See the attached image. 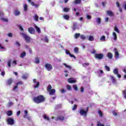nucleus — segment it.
<instances>
[{
  "mask_svg": "<svg viewBox=\"0 0 126 126\" xmlns=\"http://www.w3.org/2000/svg\"><path fill=\"white\" fill-rule=\"evenodd\" d=\"M32 100L36 104H41V103H44L46 101V98L43 95H39L34 97Z\"/></svg>",
  "mask_w": 126,
  "mask_h": 126,
  "instance_id": "1",
  "label": "nucleus"
},
{
  "mask_svg": "<svg viewBox=\"0 0 126 126\" xmlns=\"http://www.w3.org/2000/svg\"><path fill=\"white\" fill-rule=\"evenodd\" d=\"M21 35L23 36V38L25 39L27 43H30V41H31V38H30V36H28V35L25 34L24 32H21Z\"/></svg>",
  "mask_w": 126,
  "mask_h": 126,
  "instance_id": "2",
  "label": "nucleus"
},
{
  "mask_svg": "<svg viewBox=\"0 0 126 126\" xmlns=\"http://www.w3.org/2000/svg\"><path fill=\"white\" fill-rule=\"evenodd\" d=\"M7 125L13 126L14 125V119L12 117H9L6 120Z\"/></svg>",
  "mask_w": 126,
  "mask_h": 126,
  "instance_id": "3",
  "label": "nucleus"
},
{
  "mask_svg": "<svg viewBox=\"0 0 126 126\" xmlns=\"http://www.w3.org/2000/svg\"><path fill=\"white\" fill-rule=\"evenodd\" d=\"M94 58L96 60H102L104 58V54L101 53H96L94 54Z\"/></svg>",
  "mask_w": 126,
  "mask_h": 126,
  "instance_id": "4",
  "label": "nucleus"
},
{
  "mask_svg": "<svg viewBox=\"0 0 126 126\" xmlns=\"http://www.w3.org/2000/svg\"><path fill=\"white\" fill-rule=\"evenodd\" d=\"M88 110H89V107H87L86 110H84L83 109H81L80 110V114L81 116H86L87 115V113H88Z\"/></svg>",
  "mask_w": 126,
  "mask_h": 126,
  "instance_id": "5",
  "label": "nucleus"
},
{
  "mask_svg": "<svg viewBox=\"0 0 126 126\" xmlns=\"http://www.w3.org/2000/svg\"><path fill=\"white\" fill-rule=\"evenodd\" d=\"M45 67L47 69V70H48V71H51L52 69H53V66L50 63H47L45 65Z\"/></svg>",
  "mask_w": 126,
  "mask_h": 126,
  "instance_id": "6",
  "label": "nucleus"
},
{
  "mask_svg": "<svg viewBox=\"0 0 126 126\" xmlns=\"http://www.w3.org/2000/svg\"><path fill=\"white\" fill-rule=\"evenodd\" d=\"M114 52H115V58L116 59H119L120 57V54L119 53V52L118 51V49L117 48H114Z\"/></svg>",
  "mask_w": 126,
  "mask_h": 126,
  "instance_id": "7",
  "label": "nucleus"
},
{
  "mask_svg": "<svg viewBox=\"0 0 126 126\" xmlns=\"http://www.w3.org/2000/svg\"><path fill=\"white\" fill-rule=\"evenodd\" d=\"M28 31L30 34H35V29L33 27L29 28Z\"/></svg>",
  "mask_w": 126,
  "mask_h": 126,
  "instance_id": "8",
  "label": "nucleus"
},
{
  "mask_svg": "<svg viewBox=\"0 0 126 126\" xmlns=\"http://www.w3.org/2000/svg\"><path fill=\"white\" fill-rule=\"evenodd\" d=\"M12 82H13V80L11 78H9L8 79L6 82V85H8L9 86H10L11 84H12Z\"/></svg>",
  "mask_w": 126,
  "mask_h": 126,
  "instance_id": "9",
  "label": "nucleus"
},
{
  "mask_svg": "<svg viewBox=\"0 0 126 126\" xmlns=\"http://www.w3.org/2000/svg\"><path fill=\"white\" fill-rule=\"evenodd\" d=\"M65 53L66 55H69V56L71 58H74V59H76V57H75V56H74V55L70 54V52H69V51L66 50H65Z\"/></svg>",
  "mask_w": 126,
  "mask_h": 126,
  "instance_id": "10",
  "label": "nucleus"
},
{
  "mask_svg": "<svg viewBox=\"0 0 126 126\" xmlns=\"http://www.w3.org/2000/svg\"><path fill=\"white\" fill-rule=\"evenodd\" d=\"M107 57L109 60H112V59H113V54L111 52H108L107 54Z\"/></svg>",
  "mask_w": 126,
  "mask_h": 126,
  "instance_id": "11",
  "label": "nucleus"
},
{
  "mask_svg": "<svg viewBox=\"0 0 126 126\" xmlns=\"http://www.w3.org/2000/svg\"><path fill=\"white\" fill-rule=\"evenodd\" d=\"M34 28L36 30V32L38 34H41V29H40V28H39L37 25H34Z\"/></svg>",
  "mask_w": 126,
  "mask_h": 126,
  "instance_id": "12",
  "label": "nucleus"
},
{
  "mask_svg": "<svg viewBox=\"0 0 126 126\" xmlns=\"http://www.w3.org/2000/svg\"><path fill=\"white\" fill-rule=\"evenodd\" d=\"M68 83H76V80H72V78L68 79Z\"/></svg>",
  "mask_w": 126,
  "mask_h": 126,
  "instance_id": "13",
  "label": "nucleus"
},
{
  "mask_svg": "<svg viewBox=\"0 0 126 126\" xmlns=\"http://www.w3.org/2000/svg\"><path fill=\"white\" fill-rule=\"evenodd\" d=\"M64 117L63 116H58L57 118L56 119V121H64Z\"/></svg>",
  "mask_w": 126,
  "mask_h": 126,
  "instance_id": "14",
  "label": "nucleus"
},
{
  "mask_svg": "<svg viewBox=\"0 0 126 126\" xmlns=\"http://www.w3.org/2000/svg\"><path fill=\"white\" fill-rule=\"evenodd\" d=\"M48 92L49 93L50 95H54V94L56 93V90H55V89H51Z\"/></svg>",
  "mask_w": 126,
  "mask_h": 126,
  "instance_id": "15",
  "label": "nucleus"
},
{
  "mask_svg": "<svg viewBox=\"0 0 126 126\" xmlns=\"http://www.w3.org/2000/svg\"><path fill=\"white\" fill-rule=\"evenodd\" d=\"M14 14L15 16H18V15H20V12L19 11V10L16 9L14 10Z\"/></svg>",
  "mask_w": 126,
  "mask_h": 126,
  "instance_id": "16",
  "label": "nucleus"
},
{
  "mask_svg": "<svg viewBox=\"0 0 126 126\" xmlns=\"http://www.w3.org/2000/svg\"><path fill=\"white\" fill-rule=\"evenodd\" d=\"M31 4L32 5V6H35V7H36V8L39 7V5H39V4H35V2H34L33 1H32L31 2Z\"/></svg>",
  "mask_w": 126,
  "mask_h": 126,
  "instance_id": "17",
  "label": "nucleus"
},
{
  "mask_svg": "<svg viewBox=\"0 0 126 126\" xmlns=\"http://www.w3.org/2000/svg\"><path fill=\"white\" fill-rule=\"evenodd\" d=\"M107 13L109 15V16H114V13H113L111 10L107 11Z\"/></svg>",
  "mask_w": 126,
  "mask_h": 126,
  "instance_id": "18",
  "label": "nucleus"
},
{
  "mask_svg": "<svg viewBox=\"0 0 126 126\" xmlns=\"http://www.w3.org/2000/svg\"><path fill=\"white\" fill-rule=\"evenodd\" d=\"M28 10V5L26 4H24V11H27Z\"/></svg>",
  "mask_w": 126,
  "mask_h": 126,
  "instance_id": "19",
  "label": "nucleus"
},
{
  "mask_svg": "<svg viewBox=\"0 0 126 126\" xmlns=\"http://www.w3.org/2000/svg\"><path fill=\"white\" fill-rule=\"evenodd\" d=\"M7 115L8 117H11L12 116V111L9 110L7 112Z\"/></svg>",
  "mask_w": 126,
  "mask_h": 126,
  "instance_id": "20",
  "label": "nucleus"
},
{
  "mask_svg": "<svg viewBox=\"0 0 126 126\" xmlns=\"http://www.w3.org/2000/svg\"><path fill=\"white\" fill-rule=\"evenodd\" d=\"M33 18L35 21H38L39 20V16L37 15V14H35L33 16Z\"/></svg>",
  "mask_w": 126,
  "mask_h": 126,
  "instance_id": "21",
  "label": "nucleus"
},
{
  "mask_svg": "<svg viewBox=\"0 0 126 126\" xmlns=\"http://www.w3.org/2000/svg\"><path fill=\"white\" fill-rule=\"evenodd\" d=\"M25 56H26V52H24L21 54L20 58L23 59V58H24Z\"/></svg>",
  "mask_w": 126,
  "mask_h": 126,
  "instance_id": "22",
  "label": "nucleus"
},
{
  "mask_svg": "<svg viewBox=\"0 0 126 126\" xmlns=\"http://www.w3.org/2000/svg\"><path fill=\"white\" fill-rule=\"evenodd\" d=\"M110 78H111L113 83H116V79H115V78L114 77V76H110Z\"/></svg>",
  "mask_w": 126,
  "mask_h": 126,
  "instance_id": "23",
  "label": "nucleus"
},
{
  "mask_svg": "<svg viewBox=\"0 0 126 126\" xmlns=\"http://www.w3.org/2000/svg\"><path fill=\"white\" fill-rule=\"evenodd\" d=\"M51 90H52V85L49 84L47 87V91H48V92H49L51 91Z\"/></svg>",
  "mask_w": 126,
  "mask_h": 126,
  "instance_id": "24",
  "label": "nucleus"
},
{
  "mask_svg": "<svg viewBox=\"0 0 126 126\" xmlns=\"http://www.w3.org/2000/svg\"><path fill=\"white\" fill-rule=\"evenodd\" d=\"M88 40L89 41H91V42H92L94 41V37H93V36L91 35L89 37Z\"/></svg>",
  "mask_w": 126,
  "mask_h": 126,
  "instance_id": "25",
  "label": "nucleus"
},
{
  "mask_svg": "<svg viewBox=\"0 0 126 126\" xmlns=\"http://www.w3.org/2000/svg\"><path fill=\"white\" fill-rule=\"evenodd\" d=\"M34 63H40V59H39V58H35Z\"/></svg>",
  "mask_w": 126,
  "mask_h": 126,
  "instance_id": "26",
  "label": "nucleus"
},
{
  "mask_svg": "<svg viewBox=\"0 0 126 126\" xmlns=\"http://www.w3.org/2000/svg\"><path fill=\"white\" fill-rule=\"evenodd\" d=\"M63 18L66 20H68L69 19V16L68 15H65L63 16Z\"/></svg>",
  "mask_w": 126,
  "mask_h": 126,
  "instance_id": "27",
  "label": "nucleus"
},
{
  "mask_svg": "<svg viewBox=\"0 0 126 126\" xmlns=\"http://www.w3.org/2000/svg\"><path fill=\"white\" fill-rule=\"evenodd\" d=\"M113 73H114V74H118V73H119V70L118 69V68H115L113 70Z\"/></svg>",
  "mask_w": 126,
  "mask_h": 126,
  "instance_id": "28",
  "label": "nucleus"
},
{
  "mask_svg": "<svg viewBox=\"0 0 126 126\" xmlns=\"http://www.w3.org/2000/svg\"><path fill=\"white\" fill-rule=\"evenodd\" d=\"M98 115H99L100 118H102L103 117V112H102L101 111V110H98Z\"/></svg>",
  "mask_w": 126,
  "mask_h": 126,
  "instance_id": "29",
  "label": "nucleus"
},
{
  "mask_svg": "<svg viewBox=\"0 0 126 126\" xmlns=\"http://www.w3.org/2000/svg\"><path fill=\"white\" fill-rule=\"evenodd\" d=\"M63 65L66 67V68H69V69H71V66L70 65H68L66 64V63H63Z\"/></svg>",
  "mask_w": 126,
  "mask_h": 126,
  "instance_id": "30",
  "label": "nucleus"
},
{
  "mask_svg": "<svg viewBox=\"0 0 126 126\" xmlns=\"http://www.w3.org/2000/svg\"><path fill=\"white\" fill-rule=\"evenodd\" d=\"M74 2L76 4H78L79 3H81V0H75Z\"/></svg>",
  "mask_w": 126,
  "mask_h": 126,
  "instance_id": "31",
  "label": "nucleus"
},
{
  "mask_svg": "<svg viewBox=\"0 0 126 126\" xmlns=\"http://www.w3.org/2000/svg\"><path fill=\"white\" fill-rule=\"evenodd\" d=\"M80 36V33H75V39H78L79 37Z\"/></svg>",
  "mask_w": 126,
  "mask_h": 126,
  "instance_id": "32",
  "label": "nucleus"
},
{
  "mask_svg": "<svg viewBox=\"0 0 126 126\" xmlns=\"http://www.w3.org/2000/svg\"><path fill=\"white\" fill-rule=\"evenodd\" d=\"M73 88L74 90H75V91H78V88L77 87V85H74L73 86Z\"/></svg>",
  "mask_w": 126,
  "mask_h": 126,
  "instance_id": "33",
  "label": "nucleus"
},
{
  "mask_svg": "<svg viewBox=\"0 0 126 126\" xmlns=\"http://www.w3.org/2000/svg\"><path fill=\"white\" fill-rule=\"evenodd\" d=\"M43 119H44V120H47V121H50V118L46 115H43Z\"/></svg>",
  "mask_w": 126,
  "mask_h": 126,
  "instance_id": "34",
  "label": "nucleus"
},
{
  "mask_svg": "<svg viewBox=\"0 0 126 126\" xmlns=\"http://www.w3.org/2000/svg\"><path fill=\"white\" fill-rule=\"evenodd\" d=\"M123 94L124 95V97L125 99H126V89L122 91Z\"/></svg>",
  "mask_w": 126,
  "mask_h": 126,
  "instance_id": "35",
  "label": "nucleus"
},
{
  "mask_svg": "<svg viewBox=\"0 0 126 126\" xmlns=\"http://www.w3.org/2000/svg\"><path fill=\"white\" fill-rule=\"evenodd\" d=\"M78 51H79V49L77 47H75L74 49V53H75L76 54H77L78 53Z\"/></svg>",
  "mask_w": 126,
  "mask_h": 126,
  "instance_id": "36",
  "label": "nucleus"
},
{
  "mask_svg": "<svg viewBox=\"0 0 126 126\" xmlns=\"http://www.w3.org/2000/svg\"><path fill=\"white\" fill-rule=\"evenodd\" d=\"M114 31L117 32V33H120V30H119V29H118L117 26L114 27Z\"/></svg>",
  "mask_w": 126,
  "mask_h": 126,
  "instance_id": "37",
  "label": "nucleus"
},
{
  "mask_svg": "<svg viewBox=\"0 0 126 126\" xmlns=\"http://www.w3.org/2000/svg\"><path fill=\"white\" fill-rule=\"evenodd\" d=\"M113 36H114V40H117V33H116V32H113Z\"/></svg>",
  "mask_w": 126,
  "mask_h": 126,
  "instance_id": "38",
  "label": "nucleus"
},
{
  "mask_svg": "<svg viewBox=\"0 0 126 126\" xmlns=\"http://www.w3.org/2000/svg\"><path fill=\"white\" fill-rule=\"evenodd\" d=\"M63 11L64 12H68L69 11V8H66V7H64L63 8Z\"/></svg>",
  "mask_w": 126,
  "mask_h": 126,
  "instance_id": "39",
  "label": "nucleus"
},
{
  "mask_svg": "<svg viewBox=\"0 0 126 126\" xmlns=\"http://www.w3.org/2000/svg\"><path fill=\"white\" fill-rule=\"evenodd\" d=\"M1 20L3 21L4 22H8V20L6 18H1Z\"/></svg>",
  "mask_w": 126,
  "mask_h": 126,
  "instance_id": "40",
  "label": "nucleus"
},
{
  "mask_svg": "<svg viewBox=\"0 0 126 126\" xmlns=\"http://www.w3.org/2000/svg\"><path fill=\"white\" fill-rule=\"evenodd\" d=\"M96 23L98 24H100V23H101V18H97L96 19Z\"/></svg>",
  "mask_w": 126,
  "mask_h": 126,
  "instance_id": "41",
  "label": "nucleus"
},
{
  "mask_svg": "<svg viewBox=\"0 0 126 126\" xmlns=\"http://www.w3.org/2000/svg\"><path fill=\"white\" fill-rule=\"evenodd\" d=\"M105 39L106 37L105 36V35H102L100 38V40H101V41H105Z\"/></svg>",
  "mask_w": 126,
  "mask_h": 126,
  "instance_id": "42",
  "label": "nucleus"
},
{
  "mask_svg": "<svg viewBox=\"0 0 126 126\" xmlns=\"http://www.w3.org/2000/svg\"><path fill=\"white\" fill-rule=\"evenodd\" d=\"M76 109H77V105L75 104V105L73 106V107L72 110V111H75V110H76Z\"/></svg>",
  "mask_w": 126,
  "mask_h": 126,
  "instance_id": "43",
  "label": "nucleus"
},
{
  "mask_svg": "<svg viewBox=\"0 0 126 126\" xmlns=\"http://www.w3.org/2000/svg\"><path fill=\"white\" fill-rule=\"evenodd\" d=\"M66 88H67V90H69V91H70L72 89L71 86L69 85L66 86Z\"/></svg>",
  "mask_w": 126,
  "mask_h": 126,
  "instance_id": "44",
  "label": "nucleus"
},
{
  "mask_svg": "<svg viewBox=\"0 0 126 126\" xmlns=\"http://www.w3.org/2000/svg\"><path fill=\"white\" fill-rule=\"evenodd\" d=\"M89 65V63H85L83 64V66L84 67H86V66H88Z\"/></svg>",
  "mask_w": 126,
  "mask_h": 126,
  "instance_id": "45",
  "label": "nucleus"
},
{
  "mask_svg": "<svg viewBox=\"0 0 126 126\" xmlns=\"http://www.w3.org/2000/svg\"><path fill=\"white\" fill-rule=\"evenodd\" d=\"M80 38L82 40H85V39H86V37L84 35H81L80 36Z\"/></svg>",
  "mask_w": 126,
  "mask_h": 126,
  "instance_id": "46",
  "label": "nucleus"
},
{
  "mask_svg": "<svg viewBox=\"0 0 126 126\" xmlns=\"http://www.w3.org/2000/svg\"><path fill=\"white\" fill-rule=\"evenodd\" d=\"M60 92H61V93H62V94H63V93H65V92H66V91H65L64 89H62L61 90Z\"/></svg>",
  "mask_w": 126,
  "mask_h": 126,
  "instance_id": "47",
  "label": "nucleus"
},
{
  "mask_svg": "<svg viewBox=\"0 0 126 126\" xmlns=\"http://www.w3.org/2000/svg\"><path fill=\"white\" fill-rule=\"evenodd\" d=\"M40 85V83L39 82H36V85L34 86V88H38Z\"/></svg>",
  "mask_w": 126,
  "mask_h": 126,
  "instance_id": "48",
  "label": "nucleus"
},
{
  "mask_svg": "<svg viewBox=\"0 0 126 126\" xmlns=\"http://www.w3.org/2000/svg\"><path fill=\"white\" fill-rule=\"evenodd\" d=\"M7 65L9 67H10V66H11V61H8L7 62Z\"/></svg>",
  "mask_w": 126,
  "mask_h": 126,
  "instance_id": "49",
  "label": "nucleus"
},
{
  "mask_svg": "<svg viewBox=\"0 0 126 126\" xmlns=\"http://www.w3.org/2000/svg\"><path fill=\"white\" fill-rule=\"evenodd\" d=\"M23 85V82L20 81L19 82H18V83H17V85Z\"/></svg>",
  "mask_w": 126,
  "mask_h": 126,
  "instance_id": "50",
  "label": "nucleus"
},
{
  "mask_svg": "<svg viewBox=\"0 0 126 126\" xmlns=\"http://www.w3.org/2000/svg\"><path fill=\"white\" fill-rule=\"evenodd\" d=\"M105 69L107 71H110V67L106 65L105 66Z\"/></svg>",
  "mask_w": 126,
  "mask_h": 126,
  "instance_id": "51",
  "label": "nucleus"
},
{
  "mask_svg": "<svg viewBox=\"0 0 126 126\" xmlns=\"http://www.w3.org/2000/svg\"><path fill=\"white\" fill-rule=\"evenodd\" d=\"M17 88H18V85L16 84V85L13 88V91H15V90L17 89Z\"/></svg>",
  "mask_w": 126,
  "mask_h": 126,
  "instance_id": "52",
  "label": "nucleus"
},
{
  "mask_svg": "<svg viewBox=\"0 0 126 126\" xmlns=\"http://www.w3.org/2000/svg\"><path fill=\"white\" fill-rule=\"evenodd\" d=\"M105 126L103 124H101V123L100 122H98L97 123V126Z\"/></svg>",
  "mask_w": 126,
  "mask_h": 126,
  "instance_id": "53",
  "label": "nucleus"
},
{
  "mask_svg": "<svg viewBox=\"0 0 126 126\" xmlns=\"http://www.w3.org/2000/svg\"><path fill=\"white\" fill-rule=\"evenodd\" d=\"M12 104H13V103L11 101L8 102V107H10V106H12Z\"/></svg>",
  "mask_w": 126,
  "mask_h": 126,
  "instance_id": "54",
  "label": "nucleus"
},
{
  "mask_svg": "<svg viewBox=\"0 0 126 126\" xmlns=\"http://www.w3.org/2000/svg\"><path fill=\"white\" fill-rule=\"evenodd\" d=\"M23 79H27V76L25 75H23L22 77Z\"/></svg>",
  "mask_w": 126,
  "mask_h": 126,
  "instance_id": "55",
  "label": "nucleus"
},
{
  "mask_svg": "<svg viewBox=\"0 0 126 126\" xmlns=\"http://www.w3.org/2000/svg\"><path fill=\"white\" fill-rule=\"evenodd\" d=\"M92 17L91 16L87 15V19H89L90 20V19H91Z\"/></svg>",
  "mask_w": 126,
  "mask_h": 126,
  "instance_id": "56",
  "label": "nucleus"
},
{
  "mask_svg": "<svg viewBox=\"0 0 126 126\" xmlns=\"http://www.w3.org/2000/svg\"><path fill=\"white\" fill-rule=\"evenodd\" d=\"M19 29L21 30V31H24V29L23 28H22V27L21 26H19Z\"/></svg>",
  "mask_w": 126,
  "mask_h": 126,
  "instance_id": "57",
  "label": "nucleus"
},
{
  "mask_svg": "<svg viewBox=\"0 0 126 126\" xmlns=\"http://www.w3.org/2000/svg\"><path fill=\"white\" fill-rule=\"evenodd\" d=\"M16 45H17V46H18V47H20V43H19L18 41H16Z\"/></svg>",
  "mask_w": 126,
  "mask_h": 126,
  "instance_id": "58",
  "label": "nucleus"
},
{
  "mask_svg": "<svg viewBox=\"0 0 126 126\" xmlns=\"http://www.w3.org/2000/svg\"><path fill=\"white\" fill-rule=\"evenodd\" d=\"M81 90V92L82 93H83V92L84 91V88H83V87H82L80 89Z\"/></svg>",
  "mask_w": 126,
  "mask_h": 126,
  "instance_id": "59",
  "label": "nucleus"
},
{
  "mask_svg": "<svg viewBox=\"0 0 126 126\" xmlns=\"http://www.w3.org/2000/svg\"><path fill=\"white\" fill-rule=\"evenodd\" d=\"M13 64H15V65H16V64H17V63L16 62V61H14L12 62Z\"/></svg>",
  "mask_w": 126,
  "mask_h": 126,
  "instance_id": "60",
  "label": "nucleus"
},
{
  "mask_svg": "<svg viewBox=\"0 0 126 126\" xmlns=\"http://www.w3.org/2000/svg\"><path fill=\"white\" fill-rule=\"evenodd\" d=\"M113 114L114 115V116H118V113H117L116 112L113 111Z\"/></svg>",
  "mask_w": 126,
  "mask_h": 126,
  "instance_id": "61",
  "label": "nucleus"
},
{
  "mask_svg": "<svg viewBox=\"0 0 126 126\" xmlns=\"http://www.w3.org/2000/svg\"><path fill=\"white\" fill-rule=\"evenodd\" d=\"M8 37H12V33L9 32V33L8 34Z\"/></svg>",
  "mask_w": 126,
  "mask_h": 126,
  "instance_id": "62",
  "label": "nucleus"
},
{
  "mask_svg": "<svg viewBox=\"0 0 126 126\" xmlns=\"http://www.w3.org/2000/svg\"><path fill=\"white\" fill-rule=\"evenodd\" d=\"M116 5L118 7H120V3H119L118 1L116 2Z\"/></svg>",
  "mask_w": 126,
  "mask_h": 126,
  "instance_id": "63",
  "label": "nucleus"
},
{
  "mask_svg": "<svg viewBox=\"0 0 126 126\" xmlns=\"http://www.w3.org/2000/svg\"><path fill=\"white\" fill-rule=\"evenodd\" d=\"M20 111H18L17 112V116H19V115H20Z\"/></svg>",
  "mask_w": 126,
  "mask_h": 126,
  "instance_id": "64",
  "label": "nucleus"
}]
</instances>
